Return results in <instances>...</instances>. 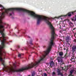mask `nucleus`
Listing matches in <instances>:
<instances>
[{"instance_id": "obj_13", "label": "nucleus", "mask_w": 76, "mask_h": 76, "mask_svg": "<svg viewBox=\"0 0 76 76\" xmlns=\"http://www.w3.org/2000/svg\"><path fill=\"white\" fill-rule=\"evenodd\" d=\"M71 61H75V59L74 58H73V59H71Z\"/></svg>"}, {"instance_id": "obj_26", "label": "nucleus", "mask_w": 76, "mask_h": 76, "mask_svg": "<svg viewBox=\"0 0 76 76\" xmlns=\"http://www.w3.org/2000/svg\"><path fill=\"white\" fill-rule=\"evenodd\" d=\"M74 21H76V17H75V20H74Z\"/></svg>"}, {"instance_id": "obj_19", "label": "nucleus", "mask_w": 76, "mask_h": 76, "mask_svg": "<svg viewBox=\"0 0 76 76\" xmlns=\"http://www.w3.org/2000/svg\"><path fill=\"white\" fill-rule=\"evenodd\" d=\"M74 57H75V55H73V56H72V57L71 58V59L74 58Z\"/></svg>"}, {"instance_id": "obj_17", "label": "nucleus", "mask_w": 76, "mask_h": 76, "mask_svg": "<svg viewBox=\"0 0 76 76\" xmlns=\"http://www.w3.org/2000/svg\"><path fill=\"white\" fill-rule=\"evenodd\" d=\"M66 29H62V31H66Z\"/></svg>"}, {"instance_id": "obj_3", "label": "nucleus", "mask_w": 76, "mask_h": 76, "mask_svg": "<svg viewBox=\"0 0 76 76\" xmlns=\"http://www.w3.org/2000/svg\"><path fill=\"white\" fill-rule=\"evenodd\" d=\"M57 72L58 73V75L59 76V75H61V76H63V73L61 72V69H58L57 70Z\"/></svg>"}, {"instance_id": "obj_29", "label": "nucleus", "mask_w": 76, "mask_h": 76, "mask_svg": "<svg viewBox=\"0 0 76 76\" xmlns=\"http://www.w3.org/2000/svg\"><path fill=\"white\" fill-rule=\"evenodd\" d=\"M16 27H15V29H16Z\"/></svg>"}, {"instance_id": "obj_5", "label": "nucleus", "mask_w": 76, "mask_h": 76, "mask_svg": "<svg viewBox=\"0 0 76 76\" xmlns=\"http://www.w3.org/2000/svg\"><path fill=\"white\" fill-rule=\"evenodd\" d=\"M76 46L75 45H73L72 48V51L73 53H74L75 51H76Z\"/></svg>"}, {"instance_id": "obj_23", "label": "nucleus", "mask_w": 76, "mask_h": 76, "mask_svg": "<svg viewBox=\"0 0 76 76\" xmlns=\"http://www.w3.org/2000/svg\"><path fill=\"white\" fill-rule=\"evenodd\" d=\"M17 47H18V48H20V45H18Z\"/></svg>"}, {"instance_id": "obj_21", "label": "nucleus", "mask_w": 76, "mask_h": 76, "mask_svg": "<svg viewBox=\"0 0 76 76\" xmlns=\"http://www.w3.org/2000/svg\"><path fill=\"white\" fill-rule=\"evenodd\" d=\"M44 76H47V75L46 73H45L44 74Z\"/></svg>"}, {"instance_id": "obj_28", "label": "nucleus", "mask_w": 76, "mask_h": 76, "mask_svg": "<svg viewBox=\"0 0 76 76\" xmlns=\"http://www.w3.org/2000/svg\"><path fill=\"white\" fill-rule=\"evenodd\" d=\"M16 58V57H14V59H15V58Z\"/></svg>"}, {"instance_id": "obj_27", "label": "nucleus", "mask_w": 76, "mask_h": 76, "mask_svg": "<svg viewBox=\"0 0 76 76\" xmlns=\"http://www.w3.org/2000/svg\"><path fill=\"white\" fill-rule=\"evenodd\" d=\"M10 16H12V13H10Z\"/></svg>"}, {"instance_id": "obj_7", "label": "nucleus", "mask_w": 76, "mask_h": 76, "mask_svg": "<svg viewBox=\"0 0 76 76\" xmlns=\"http://www.w3.org/2000/svg\"><path fill=\"white\" fill-rule=\"evenodd\" d=\"M74 14V12H70L68 13V16L69 17H70L72 15H73Z\"/></svg>"}, {"instance_id": "obj_10", "label": "nucleus", "mask_w": 76, "mask_h": 76, "mask_svg": "<svg viewBox=\"0 0 76 76\" xmlns=\"http://www.w3.org/2000/svg\"><path fill=\"white\" fill-rule=\"evenodd\" d=\"M23 54H22V53H21V54L19 53L18 56V57H20H20H21V56H23Z\"/></svg>"}, {"instance_id": "obj_25", "label": "nucleus", "mask_w": 76, "mask_h": 76, "mask_svg": "<svg viewBox=\"0 0 76 76\" xmlns=\"http://www.w3.org/2000/svg\"><path fill=\"white\" fill-rule=\"evenodd\" d=\"M72 21H74L75 20H74V19H73L72 18Z\"/></svg>"}, {"instance_id": "obj_33", "label": "nucleus", "mask_w": 76, "mask_h": 76, "mask_svg": "<svg viewBox=\"0 0 76 76\" xmlns=\"http://www.w3.org/2000/svg\"><path fill=\"white\" fill-rule=\"evenodd\" d=\"M7 44H9V42H7Z\"/></svg>"}, {"instance_id": "obj_30", "label": "nucleus", "mask_w": 76, "mask_h": 76, "mask_svg": "<svg viewBox=\"0 0 76 76\" xmlns=\"http://www.w3.org/2000/svg\"><path fill=\"white\" fill-rule=\"evenodd\" d=\"M65 50V48H64V50Z\"/></svg>"}, {"instance_id": "obj_16", "label": "nucleus", "mask_w": 76, "mask_h": 76, "mask_svg": "<svg viewBox=\"0 0 76 76\" xmlns=\"http://www.w3.org/2000/svg\"><path fill=\"white\" fill-rule=\"evenodd\" d=\"M67 54H68L67 53H66V54L65 56V57H68V56H67Z\"/></svg>"}, {"instance_id": "obj_15", "label": "nucleus", "mask_w": 76, "mask_h": 76, "mask_svg": "<svg viewBox=\"0 0 76 76\" xmlns=\"http://www.w3.org/2000/svg\"><path fill=\"white\" fill-rule=\"evenodd\" d=\"M76 28H75L73 29H72L71 30H72V32H73V31H74V30H75V29H76Z\"/></svg>"}, {"instance_id": "obj_11", "label": "nucleus", "mask_w": 76, "mask_h": 76, "mask_svg": "<svg viewBox=\"0 0 76 76\" xmlns=\"http://www.w3.org/2000/svg\"><path fill=\"white\" fill-rule=\"evenodd\" d=\"M35 73L34 72L32 73L31 76H35Z\"/></svg>"}, {"instance_id": "obj_12", "label": "nucleus", "mask_w": 76, "mask_h": 76, "mask_svg": "<svg viewBox=\"0 0 76 76\" xmlns=\"http://www.w3.org/2000/svg\"><path fill=\"white\" fill-rule=\"evenodd\" d=\"M32 40H31L30 41V44H31V45H33V44H32Z\"/></svg>"}, {"instance_id": "obj_36", "label": "nucleus", "mask_w": 76, "mask_h": 76, "mask_svg": "<svg viewBox=\"0 0 76 76\" xmlns=\"http://www.w3.org/2000/svg\"><path fill=\"white\" fill-rule=\"evenodd\" d=\"M22 50H23V49H22Z\"/></svg>"}, {"instance_id": "obj_2", "label": "nucleus", "mask_w": 76, "mask_h": 76, "mask_svg": "<svg viewBox=\"0 0 76 76\" xmlns=\"http://www.w3.org/2000/svg\"><path fill=\"white\" fill-rule=\"evenodd\" d=\"M57 60L58 63H60L61 65L64 64V62H63V59H62L61 57H58Z\"/></svg>"}, {"instance_id": "obj_14", "label": "nucleus", "mask_w": 76, "mask_h": 76, "mask_svg": "<svg viewBox=\"0 0 76 76\" xmlns=\"http://www.w3.org/2000/svg\"><path fill=\"white\" fill-rule=\"evenodd\" d=\"M13 66H14V67H16V64H13Z\"/></svg>"}, {"instance_id": "obj_24", "label": "nucleus", "mask_w": 76, "mask_h": 76, "mask_svg": "<svg viewBox=\"0 0 76 76\" xmlns=\"http://www.w3.org/2000/svg\"><path fill=\"white\" fill-rule=\"evenodd\" d=\"M60 67H61V68H62V70H63V69H64L63 67H61V66H60Z\"/></svg>"}, {"instance_id": "obj_8", "label": "nucleus", "mask_w": 76, "mask_h": 76, "mask_svg": "<svg viewBox=\"0 0 76 76\" xmlns=\"http://www.w3.org/2000/svg\"><path fill=\"white\" fill-rule=\"evenodd\" d=\"M53 64H54V62H53V61H51L50 63V67H53Z\"/></svg>"}, {"instance_id": "obj_34", "label": "nucleus", "mask_w": 76, "mask_h": 76, "mask_svg": "<svg viewBox=\"0 0 76 76\" xmlns=\"http://www.w3.org/2000/svg\"><path fill=\"white\" fill-rule=\"evenodd\" d=\"M28 76H31V75H29Z\"/></svg>"}, {"instance_id": "obj_20", "label": "nucleus", "mask_w": 76, "mask_h": 76, "mask_svg": "<svg viewBox=\"0 0 76 76\" xmlns=\"http://www.w3.org/2000/svg\"><path fill=\"white\" fill-rule=\"evenodd\" d=\"M53 75H56V73L55 72H53Z\"/></svg>"}, {"instance_id": "obj_35", "label": "nucleus", "mask_w": 76, "mask_h": 76, "mask_svg": "<svg viewBox=\"0 0 76 76\" xmlns=\"http://www.w3.org/2000/svg\"><path fill=\"white\" fill-rule=\"evenodd\" d=\"M28 38H30V37L28 36Z\"/></svg>"}, {"instance_id": "obj_31", "label": "nucleus", "mask_w": 76, "mask_h": 76, "mask_svg": "<svg viewBox=\"0 0 76 76\" xmlns=\"http://www.w3.org/2000/svg\"><path fill=\"white\" fill-rule=\"evenodd\" d=\"M76 12V10L75 11V12Z\"/></svg>"}, {"instance_id": "obj_6", "label": "nucleus", "mask_w": 76, "mask_h": 76, "mask_svg": "<svg viewBox=\"0 0 76 76\" xmlns=\"http://www.w3.org/2000/svg\"><path fill=\"white\" fill-rule=\"evenodd\" d=\"M66 42H67V43H69V41L70 40V36H67L66 37Z\"/></svg>"}, {"instance_id": "obj_22", "label": "nucleus", "mask_w": 76, "mask_h": 76, "mask_svg": "<svg viewBox=\"0 0 76 76\" xmlns=\"http://www.w3.org/2000/svg\"><path fill=\"white\" fill-rule=\"evenodd\" d=\"M25 50H28V48H25Z\"/></svg>"}, {"instance_id": "obj_18", "label": "nucleus", "mask_w": 76, "mask_h": 76, "mask_svg": "<svg viewBox=\"0 0 76 76\" xmlns=\"http://www.w3.org/2000/svg\"><path fill=\"white\" fill-rule=\"evenodd\" d=\"M69 23L70 25H71V24L73 25V23H72V22H70Z\"/></svg>"}, {"instance_id": "obj_32", "label": "nucleus", "mask_w": 76, "mask_h": 76, "mask_svg": "<svg viewBox=\"0 0 76 76\" xmlns=\"http://www.w3.org/2000/svg\"><path fill=\"white\" fill-rule=\"evenodd\" d=\"M67 50H68V49L66 50V51H67Z\"/></svg>"}, {"instance_id": "obj_4", "label": "nucleus", "mask_w": 76, "mask_h": 76, "mask_svg": "<svg viewBox=\"0 0 76 76\" xmlns=\"http://www.w3.org/2000/svg\"><path fill=\"white\" fill-rule=\"evenodd\" d=\"M74 72L75 73H76V71L74 69L71 70L70 71V75H69V76H74V75H72V74H73V73Z\"/></svg>"}, {"instance_id": "obj_9", "label": "nucleus", "mask_w": 76, "mask_h": 76, "mask_svg": "<svg viewBox=\"0 0 76 76\" xmlns=\"http://www.w3.org/2000/svg\"><path fill=\"white\" fill-rule=\"evenodd\" d=\"M59 55L60 56H62L63 55V53L62 52H60L59 53Z\"/></svg>"}, {"instance_id": "obj_1", "label": "nucleus", "mask_w": 76, "mask_h": 76, "mask_svg": "<svg viewBox=\"0 0 76 76\" xmlns=\"http://www.w3.org/2000/svg\"><path fill=\"white\" fill-rule=\"evenodd\" d=\"M1 9L2 10H4L5 12H2L1 14L0 17V33L2 35V37L0 38H6V35L4 32L5 31L4 25H6V23L2 22V19L4 18L6 14L9 13L10 11H12V14H13V10H18V11H22V12H25L29 13V15H30L32 17V11L26 10L25 9H23L20 8H12L8 9H6L3 6H1Z\"/></svg>"}]
</instances>
